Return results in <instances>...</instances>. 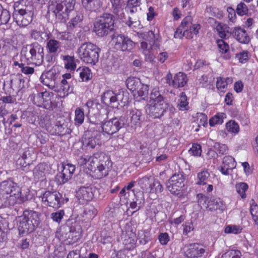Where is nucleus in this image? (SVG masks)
Returning a JSON list of instances; mask_svg holds the SVG:
<instances>
[{
  "mask_svg": "<svg viewBox=\"0 0 258 258\" xmlns=\"http://www.w3.org/2000/svg\"><path fill=\"white\" fill-rule=\"evenodd\" d=\"M1 188L6 195V199L11 206L21 204L30 198V188L25 186L19 187L11 180H6L1 184Z\"/></svg>",
  "mask_w": 258,
  "mask_h": 258,
  "instance_id": "obj_1",
  "label": "nucleus"
},
{
  "mask_svg": "<svg viewBox=\"0 0 258 258\" xmlns=\"http://www.w3.org/2000/svg\"><path fill=\"white\" fill-rule=\"evenodd\" d=\"M168 107V103L160 94L158 89H153L147 105V113L154 118H160L163 115Z\"/></svg>",
  "mask_w": 258,
  "mask_h": 258,
  "instance_id": "obj_2",
  "label": "nucleus"
},
{
  "mask_svg": "<svg viewBox=\"0 0 258 258\" xmlns=\"http://www.w3.org/2000/svg\"><path fill=\"white\" fill-rule=\"evenodd\" d=\"M91 171L98 178L107 176L112 166L110 158L103 153H96L92 156Z\"/></svg>",
  "mask_w": 258,
  "mask_h": 258,
  "instance_id": "obj_3",
  "label": "nucleus"
},
{
  "mask_svg": "<svg viewBox=\"0 0 258 258\" xmlns=\"http://www.w3.org/2000/svg\"><path fill=\"white\" fill-rule=\"evenodd\" d=\"M75 3V0H51L48 10L61 22H65L69 19V13L74 10Z\"/></svg>",
  "mask_w": 258,
  "mask_h": 258,
  "instance_id": "obj_4",
  "label": "nucleus"
},
{
  "mask_svg": "<svg viewBox=\"0 0 258 258\" xmlns=\"http://www.w3.org/2000/svg\"><path fill=\"white\" fill-rule=\"evenodd\" d=\"M144 38L146 41L141 42V49L145 56L146 60L153 62L155 59L154 51L160 45L159 36L150 31L144 34Z\"/></svg>",
  "mask_w": 258,
  "mask_h": 258,
  "instance_id": "obj_5",
  "label": "nucleus"
},
{
  "mask_svg": "<svg viewBox=\"0 0 258 258\" xmlns=\"http://www.w3.org/2000/svg\"><path fill=\"white\" fill-rule=\"evenodd\" d=\"M99 52L98 46L91 42L82 44L77 50L78 56L82 61L92 64L98 61Z\"/></svg>",
  "mask_w": 258,
  "mask_h": 258,
  "instance_id": "obj_6",
  "label": "nucleus"
},
{
  "mask_svg": "<svg viewBox=\"0 0 258 258\" xmlns=\"http://www.w3.org/2000/svg\"><path fill=\"white\" fill-rule=\"evenodd\" d=\"M40 223V214L33 211H26L20 218L18 229L22 234L31 233Z\"/></svg>",
  "mask_w": 258,
  "mask_h": 258,
  "instance_id": "obj_7",
  "label": "nucleus"
},
{
  "mask_svg": "<svg viewBox=\"0 0 258 258\" xmlns=\"http://www.w3.org/2000/svg\"><path fill=\"white\" fill-rule=\"evenodd\" d=\"M166 187L170 192L178 198H182L187 194L185 186V177L182 173L173 175L166 182Z\"/></svg>",
  "mask_w": 258,
  "mask_h": 258,
  "instance_id": "obj_8",
  "label": "nucleus"
},
{
  "mask_svg": "<svg viewBox=\"0 0 258 258\" xmlns=\"http://www.w3.org/2000/svg\"><path fill=\"white\" fill-rule=\"evenodd\" d=\"M200 29L201 26L199 24H193L192 18L190 16H187L181 22L175 33L174 37H181L183 36L186 38L191 39L199 33Z\"/></svg>",
  "mask_w": 258,
  "mask_h": 258,
  "instance_id": "obj_9",
  "label": "nucleus"
},
{
  "mask_svg": "<svg viewBox=\"0 0 258 258\" xmlns=\"http://www.w3.org/2000/svg\"><path fill=\"white\" fill-rule=\"evenodd\" d=\"M138 184L144 192L158 194L163 190L160 182L153 176L147 175L138 180Z\"/></svg>",
  "mask_w": 258,
  "mask_h": 258,
  "instance_id": "obj_10",
  "label": "nucleus"
},
{
  "mask_svg": "<svg viewBox=\"0 0 258 258\" xmlns=\"http://www.w3.org/2000/svg\"><path fill=\"white\" fill-rule=\"evenodd\" d=\"M113 24L112 16L105 14L94 23V31L98 36L103 37L107 35L109 30L112 29Z\"/></svg>",
  "mask_w": 258,
  "mask_h": 258,
  "instance_id": "obj_11",
  "label": "nucleus"
},
{
  "mask_svg": "<svg viewBox=\"0 0 258 258\" xmlns=\"http://www.w3.org/2000/svg\"><path fill=\"white\" fill-rule=\"evenodd\" d=\"M27 49L28 51L26 54L27 59L35 65L41 64L44 58L43 47L37 42H35L28 45Z\"/></svg>",
  "mask_w": 258,
  "mask_h": 258,
  "instance_id": "obj_12",
  "label": "nucleus"
},
{
  "mask_svg": "<svg viewBox=\"0 0 258 258\" xmlns=\"http://www.w3.org/2000/svg\"><path fill=\"white\" fill-rule=\"evenodd\" d=\"M42 203L46 206L58 208L62 204V195L57 191H45L41 196Z\"/></svg>",
  "mask_w": 258,
  "mask_h": 258,
  "instance_id": "obj_13",
  "label": "nucleus"
},
{
  "mask_svg": "<svg viewBox=\"0 0 258 258\" xmlns=\"http://www.w3.org/2000/svg\"><path fill=\"white\" fill-rule=\"evenodd\" d=\"M13 17L18 26L21 27H25L32 22L33 13L31 11H27L24 9H20L15 12Z\"/></svg>",
  "mask_w": 258,
  "mask_h": 258,
  "instance_id": "obj_14",
  "label": "nucleus"
},
{
  "mask_svg": "<svg viewBox=\"0 0 258 258\" xmlns=\"http://www.w3.org/2000/svg\"><path fill=\"white\" fill-rule=\"evenodd\" d=\"M124 122L122 120L115 118L104 122L101 127L104 134L112 135L122 128Z\"/></svg>",
  "mask_w": 258,
  "mask_h": 258,
  "instance_id": "obj_15",
  "label": "nucleus"
},
{
  "mask_svg": "<svg viewBox=\"0 0 258 258\" xmlns=\"http://www.w3.org/2000/svg\"><path fill=\"white\" fill-rule=\"evenodd\" d=\"M185 256L188 258H197L202 256L205 252L203 246L199 243L185 245L183 248Z\"/></svg>",
  "mask_w": 258,
  "mask_h": 258,
  "instance_id": "obj_16",
  "label": "nucleus"
},
{
  "mask_svg": "<svg viewBox=\"0 0 258 258\" xmlns=\"http://www.w3.org/2000/svg\"><path fill=\"white\" fill-rule=\"evenodd\" d=\"M52 95L47 91L37 93L33 96V102L38 106L47 108L51 105Z\"/></svg>",
  "mask_w": 258,
  "mask_h": 258,
  "instance_id": "obj_17",
  "label": "nucleus"
},
{
  "mask_svg": "<svg viewBox=\"0 0 258 258\" xmlns=\"http://www.w3.org/2000/svg\"><path fill=\"white\" fill-rule=\"evenodd\" d=\"M187 82V79L186 75L181 72L176 74L173 79H172V76L170 73H168L166 76L167 83L175 88L183 87Z\"/></svg>",
  "mask_w": 258,
  "mask_h": 258,
  "instance_id": "obj_18",
  "label": "nucleus"
},
{
  "mask_svg": "<svg viewBox=\"0 0 258 258\" xmlns=\"http://www.w3.org/2000/svg\"><path fill=\"white\" fill-rule=\"evenodd\" d=\"M77 197L82 204L90 201L93 198L92 188L89 187H81L77 192Z\"/></svg>",
  "mask_w": 258,
  "mask_h": 258,
  "instance_id": "obj_19",
  "label": "nucleus"
},
{
  "mask_svg": "<svg viewBox=\"0 0 258 258\" xmlns=\"http://www.w3.org/2000/svg\"><path fill=\"white\" fill-rule=\"evenodd\" d=\"M82 143L84 147L93 149L99 144V139L97 138L96 133L86 132L83 138Z\"/></svg>",
  "mask_w": 258,
  "mask_h": 258,
  "instance_id": "obj_20",
  "label": "nucleus"
},
{
  "mask_svg": "<svg viewBox=\"0 0 258 258\" xmlns=\"http://www.w3.org/2000/svg\"><path fill=\"white\" fill-rule=\"evenodd\" d=\"M232 33L236 40L241 43L247 44L250 41V38L246 30L240 27H234Z\"/></svg>",
  "mask_w": 258,
  "mask_h": 258,
  "instance_id": "obj_21",
  "label": "nucleus"
},
{
  "mask_svg": "<svg viewBox=\"0 0 258 258\" xmlns=\"http://www.w3.org/2000/svg\"><path fill=\"white\" fill-rule=\"evenodd\" d=\"M40 80L41 82L50 89L53 90L55 87V77L53 72L49 71L41 75Z\"/></svg>",
  "mask_w": 258,
  "mask_h": 258,
  "instance_id": "obj_22",
  "label": "nucleus"
},
{
  "mask_svg": "<svg viewBox=\"0 0 258 258\" xmlns=\"http://www.w3.org/2000/svg\"><path fill=\"white\" fill-rule=\"evenodd\" d=\"M236 165L234 159L230 156H227L224 157L222 165L219 169L223 175H227L229 174V170L234 169Z\"/></svg>",
  "mask_w": 258,
  "mask_h": 258,
  "instance_id": "obj_23",
  "label": "nucleus"
},
{
  "mask_svg": "<svg viewBox=\"0 0 258 258\" xmlns=\"http://www.w3.org/2000/svg\"><path fill=\"white\" fill-rule=\"evenodd\" d=\"M113 100V107H117L118 105L124 106L129 102V95L126 92L119 91L114 93Z\"/></svg>",
  "mask_w": 258,
  "mask_h": 258,
  "instance_id": "obj_24",
  "label": "nucleus"
},
{
  "mask_svg": "<svg viewBox=\"0 0 258 258\" xmlns=\"http://www.w3.org/2000/svg\"><path fill=\"white\" fill-rule=\"evenodd\" d=\"M148 91V86L142 84L140 87H138V89L135 91L133 95L136 100L140 101L145 99L147 97Z\"/></svg>",
  "mask_w": 258,
  "mask_h": 258,
  "instance_id": "obj_25",
  "label": "nucleus"
},
{
  "mask_svg": "<svg viewBox=\"0 0 258 258\" xmlns=\"http://www.w3.org/2000/svg\"><path fill=\"white\" fill-rule=\"evenodd\" d=\"M82 82H87L92 78L91 70L87 67H79L77 70Z\"/></svg>",
  "mask_w": 258,
  "mask_h": 258,
  "instance_id": "obj_26",
  "label": "nucleus"
},
{
  "mask_svg": "<svg viewBox=\"0 0 258 258\" xmlns=\"http://www.w3.org/2000/svg\"><path fill=\"white\" fill-rule=\"evenodd\" d=\"M64 68L70 72L74 71L77 67L74 56L69 55L61 56Z\"/></svg>",
  "mask_w": 258,
  "mask_h": 258,
  "instance_id": "obj_27",
  "label": "nucleus"
},
{
  "mask_svg": "<svg viewBox=\"0 0 258 258\" xmlns=\"http://www.w3.org/2000/svg\"><path fill=\"white\" fill-rule=\"evenodd\" d=\"M136 242L137 238L136 234L130 232L126 236L123 243L126 249H131L136 246Z\"/></svg>",
  "mask_w": 258,
  "mask_h": 258,
  "instance_id": "obj_28",
  "label": "nucleus"
},
{
  "mask_svg": "<svg viewBox=\"0 0 258 258\" xmlns=\"http://www.w3.org/2000/svg\"><path fill=\"white\" fill-rule=\"evenodd\" d=\"M232 82V79L230 77L226 78H218L216 82V87L218 90L221 92H224L227 89L228 83Z\"/></svg>",
  "mask_w": 258,
  "mask_h": 258,
  "instance_id": "obj_29",
  "label": "nucleus"
},
{
  "mask_svg": "<svg viewBox=\"0 0 258 258\" xmlns=\"http://www.w3.org/2000/svg\"><path fill=\"white\" fill-rule=\"evenodd\" d=\"M83 6L90 11H96L102 5L100 0H82Z\"/></svg>",
  "mask_w": 258,
  "mask_h": 258,
  "instance_id": "obj_30",
  "label": "nucleus"
},
{
  "mask_svg": "<svg viewBox=\"0 0 258 258\" xmlns=\"http://www.w3.org/2000/svg\"><path fill=\"white\" fill-rule=\"evenodd\" d=\"M142 83L141 82L139 78L135 77H129L126 80V85L127 88L131 91L133 93L135 92L138 87L142 85Z\"/></svg>",
  "mask_w": 258,
  "mask_h": 258,
  "instance_id": "obj_31",
  "label": "nucleus"
},
{
  "mask_svg": "<svg viewBox=\"0 0 258 258\" xmlns=\"http://www.w3.org/2000/svg\"><path fill=\"white\" fill-rule=\"evenodd\" d=\"M217 43L219 52L222 54H224L223 56L224 58L226 59H229L230 58V55L229 53V45L223 40H218L217 41Z\"/></svg>",
  "mask_w": 258,
  "mask_h": 258,
  "instance_id": "obj_32",
  "label": "nucleus"
},
{
  "mask_svg": "<svg viewBox=\"0 0 258 258\" xmlns=\"http://www.w3.org/2000/svg\"><path fill=\"white\" fill-rule=\"evenodd\" d=\"M46 48L49 53H56L60 50L61 44L56 40L50 39L47 42Z\"/></svg>",
  "mask_w": 258,
  "mask_h": 258,
  "instance_id": "obj_33",
  "label": "nucleus"
},
{
  "mask_svg": "<svg viewBox=\"0 0 258 258\" xmlns=\"http://www.w3.org/2000/svg\"><path fill=\"white\" fill-rule=\"evenodd\" d=\"M47 165L45 163H40L35 167L33 170V174L37 179L45 176L47 169Z\"/></svg>",
  "mask_w": 258,
  "mask_h": 258,
  "instance_id": "obj_34",
  "label": "nucleus"
},
{
  "mask_svg": "<svg viewBox=\"0 0 258 258\" xmlns=\"http://www.w3.org/2000/svg\"><path fill=\"white\" fill-rule=\"evenodd\" d=\"M216 30L221 38H226L229 35V27L224 24L218 23L216 25Z\"/></svg>",
  "mask_w": 258,
  "mask_h": 258,
  "instance_id": "obj_35",
  "label": "nucleus"
},
{
  "mask_svg": "<svg viewBox=\"0 0 258 258\" xmlns=\"http://www.w3.org/2000/svg\"><path fill=\"white\" fill-rule=\"evenodd\" d=\"M92 156H89L87 155H83L79 157L77 160L80 166H83L91 171L92 164L91 162Z\"/></svg>",
  "mask_w": 258,
  "mask_h": 258,
  "instance_id": "obj_36",
  "label": "nucleus"
},
{
  "mask_svg": "<svg viewBox=\"0 0 258 258\" xmlns=\"http://www.w3.org/2000/svg\"><path fill=\"white\" fill-rule=\"evenodd\" d=\"M226 117L225 113L223 112L218 113L210 119L209 124L211 126L221 124L224 121V119Z\"/></svg>",
  "mask_w": 258,
  "mask_h": 258,
  "instance_id": "obj_37",
  "label": "nucleus"
},
{
  "mask_svg": "<svg viewBox=\"0 0 258 258\" xmlns=\"http://www.w3.org/2000/svg\"><path fill=\"white\" fill-rule=\"evenodd\" d=\"M235 189L241 198L244 199L246 198V192L248 189V185L247 183L243 182H238L235 185Z\"/></svg>",
  "mask_w": 258,
  "mask_h": 258,
  "instance_id": "obj_38",
  "label": "nucleus"
},
{
  "mask_svg": "<svg viewBox=\"0 0 258 258\" xmlns=\"http://www.w3.org/2000/svg\"><path fill=\"white\" fill-rule=\"evenodd\" d=\"M210 173L207 170H203L197 175L198 184L206 185L209 182Z\"/></svg>",
  "mask_w": 258,
  "mask_h": 258,
  "instance_id": "obj_39",
  "label": "nucleus"
},
{
  "mask_svg": "<svg viewBox=\"0 0 258 258\" xmlns=\"http://www.w3.org/2000/svg\"><path fill=\"white\" fill-rule=\"evenodd\" d=\"M125 36L123 35L114 34L113 35L111 43L117 50H119L121 48V44L124 41Z\"/></svg>",
  "mask_w": 258,
  "mask_h": 258,
  "instance_id": "obj_40",
  "label": "nucleus"
},
{
  "mask_svg": "<svg viewBox=\"0 0 258 258\" xmlns=\"http://www.w3.org/2000/svg\"><path fill=\"white\" fill-rule=\"evenodd\" d=\"M114 93L110 90H107L101 96L102 101L105 104L111 105L113 107Z\"/></svg>",
  "mask_w": 258,
  "mask_h": 258,
  "instance_id": "obj_41",
  "label": "nucleus"
},
{
  "mask_svg": "<svg viewBox=\"0 0 258 258\" xmlns=\"http://www.w3.org/2000/svg\"><path fill=\"white\" fill-rule=\"evenodd\" d=\"M85 119L84 111L80 108H77L75 111V124L80 126L83 124Z\"/></svg>",
  "mask_w": 258,
  "mask_h": 258,
  "instance_id": "obj_42",
  "label": "nucleus"
},
{
  "mask_svg": "<svg viewBox=\"0 0 258 258\" xmlns=\"http://www.w3.org/2000/svg\"><path fill=\"white\" fill-rule=\"evenodd\" d=\"M130 115L132 123L135 125H137L140 123L141 117L142 115L141 110L137 109H133L131 111Z\"/></svg>",
  "mask_w": 258,
  "mask_h": 258,
  "instance_id": "obj_43",
  "label": "nucleus"
},
{
  "mask_svg": "<svg viewBox=\"0 0 258 258\" xmlns=\"http://www.w3.org/2000/svg\"><path fill=\"white\" fill-rule=\"evenodd\" d=\"M138 238L141 244H145L151 239L150 232L147 230H140L138 232Z\"/></svg>",
  "mask_w": 258,
  "mask_h": 258,
  "instance_id": "obj_44",
  "label": "nucleus"
},
{
  "mask_svg": "<svg viewBox=\"0 0 258 258\" xmlns=\"http://www.w3.org/2000/svg\"><path fill=\"white\" fill-rule=\"evenodd\" d=\"M188 102L187 101V97L184 93H181L178 100V104L177 105L179 110L184 111L188 108Z\"/></svg>",
  "mask_w": 258,
  "mask_h": 258,
  "instance_id": "obj_45",
  "label": "nucleus"
},
{
  "mask_svg": "<svg viewBox=\"0 0 258 258\" xmlns=\"http://www.w3.org/2000/svg\"><path fill=\"white\" fill-rule=\"evenodd\" d=\"M62 167L61 171L64 173V175H67V176L71 178L75 171V166L71 163H62Z\"/></svg>",
  "mask_w": 258,
  "mask_h": 258,
  "instance_id": "obj_46",
  "label": "nucleus"
},
{
  "mask_svg": "<svg viewBox=\"0 0 258 258\" xmlns=\"http://www.w3.org/2000/svg\"><path fill=\"white\" fill-rule=\"evenodd\" d=\"M226 129L229 133L237 134L239 131V126L235 121L230 120L226 123Z\"/></svg>",
  "mask_w": 258,
  "mask_h": 258,
  "instance_id": "obj_47",
  "label": "nucleus"
},
{
  "mask_svg": "<svg viewBox=\"0 0 258 258\" xmlns=\"http://www.w3.org/2000/svg\"><path fill=\"white\" fill-rule=\"evenodd\" d=\"M250 211L253 220L255 223L258 225V206L252 200L250 202Z\"/></svg>",
  "mask_w": 258,
  "mask_h": 258,
  "instance_id": "obj_48",
  "label": "nucleus"
},
{
  "mask_svg": "<svg viewBox=\"0 0 258 258\" xmlns=\"http://www.w3.org/2000/svg\"><path fill=\"white\" fill-rule=\"evenodd\" d=\"M10 19V15L8 11L4 9L0 6V25L5 24L8 22Z\"/></svg>",
  "mask_w": 258,
  "mask_h": 258,
  "instance_id": "obj_49",
  "label": "nucleus"
},
{
  "mask_svg": "<svg viewBox=\"0 0 258 258\" xmlns=\"http://www.w3.org/2000/svg\"><path fill=\"white\" fill-rule=\"evenodd\" d=\"M242 230V227L239 225H230L225 227V232L228 234H237L241 233Z\"/></svg>",
  "mask_w": 258,
  "mask_h": 258,
  "instance_id": "obj_50",
  "label": "nucleus"
},
{
  "mask_svg": "<svg viewBox=\"0 0 258 258\" xmlns=\"http://www.w3.org/2000/svg\"><path fill=\"white\" fill-rule=\"evenodd\" d=\"M69 244H73L78 241L81 238V234L79 231L71 230L68 236Z\"/></svg>",
  "mask_w": 258,
  "mask_h": 258,
  "instance_id": "obj_51",
  "label": "nucleus"
},
{
  "mask_svg": "<svg viewBox=\"0 0 258 258\" xmlns=\"http://www.w3.org/2000/svg\"><path fill=\"white\" fill-rule=\"evenodd\" d=\"M241 256L240 251L238 250H230L222 256V258H240Z\"/></svg>",
  "mask_w": 258,
  "mask_h": 258,
  "instance_id": "obj_52",
  "label": "nucleus"
},
{
  "mask_svg": "<svg viewBox=\"0 0 258 258\" xmlns=\"http://www.w3.org/2000/svg\"><path fill=\"white\" fill-rule=\"evenodd\" d=\"M145 199L143 195V192L141 194L140 199L136 198V201L131 202L130 204V208L132 209H135L138 207V209L141 208L144 204Z\"/></svg>",
  "mask_w": 258,
  "mask_h": 258,
  "instance_id": "obj_53",
  "label": "nucleus"
},
{
  "mask_svg": "<svg viewBox=\"0 0 258 258\" xmlns=\"http://www.w3.org/2000/svg\"><path fill=\"white\" fill-rule=\"evenodd\" d=\"M237 14L241 16L247 14L248 9L247 6L243 2H240L237 6L236 9Z\"/></svg>",
  "mask_w": 258,
  "mask_h": 258,
  "instance_id": "obj_54",
  "label": "nucleus"
},
{
  "mask_svg": "<svg viewBox=\"0 0 258 258\" xmlns=\"http://www.w3.org/2000/svg\"><path fill=\"white\" fill-rule=\"evenodd\" d=\"M236 58L241 63H245L248 59V52L246 50L241 51L236 54Z\"/></svg>",
  "mask_w": 258,
  "mask_h": 258,
  "instance_id": "obj_55",
  "label": "nucleus"
},
{
  "mask_svg": "<svg viewBox=\"0 0 258 258\" xmlns=\"http://www.w3.org/2000/svg\"><path fill=\"white\" fill-rule=\"evenodd\" d=\"M125 45L122 47V51H131L135 46V43L127 37H125Z\"/></svg>",
  "mask_w": 258,
  "mask_h": 258,
  "instance_id": "obj_56",
  "label": "nucleus"
},
{
  "mask_svg": "<svg viewBox=\"0 0 258 258\" xmlns=\"http://www.w3.org/2000/svg\"><path fill=\"white\" fill-rule=\"evenodd\" d=\"M64 215V211L62 210H60L56 212L51 213L50 217L53 221L59 223L63 218Z\"/></svg>",
  "mask_w": 258,
  "mask_h": 258,
  "instance_id": "obj_57",
  "label": "nucleus"
},
{
  "mask_svg": "<svg viewBox=\"0 0 258 258\" xmlns=\"http://www.w3.org/2000/svg\"><path fill=\"white\" fill-rule=\"evenodd\" d=\"M189 153L195 156H200L202 153L201 147L199 144H194L189 150Z\"/></svg>",
  "mask_w": 258,
  "mask_h": 258,
  "instance_id": "obj_58",
  "label": "nucleus"
},
{
  "mask_svg": "<svg viewBox=\"0 0 258 258\" xmlns=\"http://www.w3.org/2000/svg\"><path fill=\"white\" fill-rule=\"evenodd\" d=\"M214 149L221 154H227L228 151L227 146L225 144L216 143L214 146Z\"/></svg>",
  "mask_w": 258,
  "mask_h": 258,
  "instance_id": "obj_59",
  "label": "nucleus"
},
{
  "mask_svg": "<svg viewBox=\"0 0 258 258\" xmlns=\"http://www.w3.org/2000/svg\"><path fill=\"white\" fill-rule=\"evenodd\" d=\"M55 178L59 184H63L68 181L71 178L67 176V175H64V173L61 171L56 175Z\"/></svg>",
  "mask_w": 258,
  "mask_h": 258,
  "instance_id": "obj_60",
  "label": "nucleus"
},
{
  "mask_svg": "<svg viewBox=\"0 0 258 258\" xmlns=\"http://www.w3.org/2000/svg\"><path fill=\"white\" fill-rule=\"evenodd\" d=\"M158 240L161 245H166L169 241V234L166 233H161L158 236Z\"/></svg>",
  "mask_w": 258,
  "mask_h": 258,
  "instance_id": "obj_61",
  "label": "nucleus"
},
{
  "mask_svg": "<svg viewBox=\"0 0 258 258\" xmlns=\"http://www.w3.org/2000/svg\"><path fill=\"white\" fill-rule=\"evenodd\" d=\"M198 203L201 208H207V197L202 194L197 195Z\"/></svg>",
  "mask_w": 258,
  "mask_h": 258,
  "instance_id": "obj_62",
  "label": "nucleus"
},
{
  "mask_svg": "<svg viewBox=\"0 0 258 258\" xmlns=\"http://www.w3.org/2000/svg\"><path fill=\"white\" fill-rule=\"evenodd\" d=\"M18 164H19L22 167L26 168L27 165L31 164L29 161H28L27 158V155L24 153L22 157L18 160Z\"/></svg>",
  "mask_w": 258,
  "mask_h": 258,
  "instance_id": "obj_63",
  "label": "nucleus"
},
{
  "mask_svg": "<svg viewBox=\"0 0 258 258\" xmlns=\"http://www.w3.org/2000/svg\"><path fill=\"white\" fill-rule=\"evenodd\" d=\"M125 3H124L119 7H117L113 9L114 13L117 15L120 19L123 18L124 15L123 9L125 7Z\"/></svg>",
  "mask_w": 258,
  "mask_h": 258,
  "instance_id": "obj_64",
  "label": "nucleus"
}]
</instances>
